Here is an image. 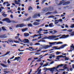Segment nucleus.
Returning a JSON list of instances; mask_svg holds the SVG:
<instances>
[{
  "label": "nucleus",
  "instance_id": "obj_1",
  "mask_svg": "<svg viewBox=\"0 0 74 74\" xmlns=\"http://www.w3.org/2000/svg\"><path fill=\"white\" fill-rule=\"evenodd\" d=\"M57 42H49V45H54L55 44H56ZM52 47V45H46L44 47V48L45 49H48V48H50V47Z\"/></svg>",
  "mask_w": 74,
  "mask_h": 74
},
{
  "label": "nucleus",
  "instance_id": "obj_2",
  "mask_svg": "<svg viewBox=\"0 0 74 74\" xmlns=\"http://www.w3.org/2000/svg\"><path fill=\"white\" fill-rule=\"evenodd\" d=\"M67 45V44H65L64 45H62L59 48H57L58 47V46H54L52 47V48H55V49L56 50V49H62V48H64V47H66Z\"/></svg>",
  "mask_w": 74,
  "mask_h": 74
},
{
  "label": "nucleus",
  "instance_id": "obj_3",
  "mask_svg": "<svg viewBox=\"0 0 74 74\" xmlns=\"http://www.w3.org/2000/svg\"><path fill=\"white\" fill-rule=\"evenodd\" d=\"M56 37V36H49V37L47 36H45L43 38H42V40H45V39H47V38H50V39H52L53 38H55Z\"/></svg>",
  "mask_w": 74,
  "mask_h": 74
},
{
  "label": "nucleus",
  "instance_id": "obj_4",
  "mask_svg": "<svg viewBox=\"0 0 74 74\" xmlns=\"http://www.w3.org/2000/svg\"><path fill=\"white\" fill-rule=\"evenodd\" d=\"M27 25L26 24H25L23 23L21 24H18L16 26V27H25Z\"/></svg>",
  "mask_w": 74,
  "mask_h": 74
},
{
  "label": "nucleus",
  "instance_id": "obj_5",
  "mask_svg": "<svg viewBox=\"0 0 74 74\" xmlns=\"http://www.w3.org/2000/svg\"><path fill=\"white\" fill-rule=\"evenodd\" d=\"M3 21H6L8 23H11V21L10 20V19L8 18H6L4 19Z\"/></svg>",
  "mask_w": 74,
  "mask_h": 74
},
{
  "label": "nucleus",
  "instance_id": "obj_6",
  "mask_svg": "<svg viewBox=\"0 0 74 74\" xmlns=\"http://www.w3.org/2000/svg\"><path fill=\"white\" fill-rule=\"evenodd\" d=\"M69 36V35H67L66 36V35H64L60 37V39H61V38H66V37H68V36Z\"/></svg>",
  "mask_w": 74,
  "mask_h": 74
},
{
  "label": "nucleus",
  "instance_id": "obj_7",
  "mask_svg": "<svg viewBox=\"0 0 74 74\" xmlns=\"http://www.w3.org/2000/svg\"><path fill=\"white\" fill-rule=\"evenodd\" d=\"M52 13H53V14H57L58 13V12L56 11H55L52 12H49L47 13L45 15H48V14H52Z\"/></svg>",
  "mask_w": 74,
  "mask_h": 74
},
{
  "label": "nucleus",
  "instance_id": "obj_8",
  "mask_svg": "<svg viewBox=\"0 0 74 74\" xmlns=\"http://www.w3.org/2000/svg\"><path fill=\"white\" fill-rule=\"evenodd\" d=\"M34 26H37V25H40V23L37 22H35L33 24Z\"/></svg>",
  "mask_w": 74,
  "mask_h": 74
},
{
  "label": "nucleus",
  "instance_id": "obj_9",
  "mask_svg": "<svg viewBox=\"0 0 74 74\" xmlns=\"http://www.w3.org/2000/svg\"><path fill=\"white\" fill-rule=\"evenodd\" d=\"M0 38H7V36H5V35H2L0 36Z\"/></svg>",
  "mask_w": 74,
  "mask_h": 74
},
{
  "label": "nucleus",
  "instance_id": "obj_10",
  "mask_svg": "<svg viewBox=\"0 0 74 74\" xmlns=\"http://www.w3.org/2000/svg\"><path fill=\"white\" fill-rule=\"evenodd\" d=\"M27 30H28V28H25L22 29H21V30L22 32H25Z\"/></svg>",
  "mask_w": 74,
  "mask_h": 74
},
{
  "label": "nucleus",
  "instance_id": "obj_11",
  "mask_svg": "<svg viewBox=\"0 0 74 74\" xmlns=\"http://www.w3.org/2000/svg\"><path fill=\"white\" fill-rule=\"evenodd\" d=\"M20 58L19 57H15L14 59L12 60V61H15V60H19Z\"/></svg>",
  "mask_w": 74,
  "mask_h": 74
},
{
  "label": "nucleus",
  "instance_id": "obj_12",
  "mask_svg": "<svg viewBox=\"0 0 74 74\" xmlns=\"http://www.w3.org/2000/svg\"><path fill=\"white\" fill-rule=\"evenodd\" d=\"M17 36H15V39H18V38H19V36H20V34H17Z\"/></svg>",
  "mask_w": 74,
  "mask_h": 74
},
{
  "label": "nucleus",
  "instance_id": "obj_13",
  "mask_svg": "<svg viewBox=\"0 0 74 74\" xmlns=\"http://www.w3.org/2000/svg\"><path fill=\"white\" fill-rule=\"evenodd\" d=\"M30 19H31V17L30 16L27 19H25L24 21H29Z\"/></svg>",
  "mask_w": 74,
  "mask_h": 74
},
{
  "label": "nucleus",
  "instance_id": "obj_14",
  "mask_svg": "<svg viewBox=\"0 0 74 74\" xmlns=\"http://www.w3.org/2000/svg\"><path fill=\"white\" fill-rule=\"evenodd\" d=\"M25 43H29V40L27 39H25Z\"/></svg>",
  "mask_w": 74,
  "mask_h": 74
},
{
  "label": "nucleus",
  "instance_id": "obj_15",
  "mask_svg": "<svg viewBox=\"0 0 74 74\" xmlns=\"http://www.w3.org/2000/svg\"><path fill=\"white\" fill-rule=\"evenodd\" d=\"M48 70H50V71H54V69L53 68H49L48 69Z\"/></svg>",
  "mask_w": 74,
  "mask_h": 74
},
{
  "label": "nucleus",
  "instance_id": "obj_16",
  "mask_svg": "<svg viewBox=\"0 0 74 74\" xmlns=\"http://www.w3.org/2000/svg\"><path fill=\"white\" fill-rule=\"evenodd\" d=\"M24 35L25 37H27L29 36V34L28 33H24Z\"/></svg>",
  "mask_w": 74,
  "mask_h": 74
},
{
  "label": "nucleus",
  "instance_id": "obj_17",
  "mask_svg": "<svg viewBox=\"0 0 74 74\" xmlns=\"http://www.w3.org/2000/svg\"><path fill=\"white\" fill-rule=\"evenodd\" d=\"M63 57V56L62 55L57 56L56 59H57V60H59V58H61V57Z\"/></svg>",
  "mask_w": 74,
  "mask_h": 74
},
{
  "label": "nucleus",
  "instance_id": "obj_18",
  "mask_svg": "<svg viewBox=\"0 0 74 74\" xmlns=\"http://www.w3.org/2000/svg\"><path fill=\"white\" fill-rule=\"evenodd\" d=\"M54 53L49 54V55H51V57H53V58H55V56L54 55Z\"/></svg>",
  "mask_w": 74,
  "mask_h": 74
},
{
  "label": "nucleus",
  "instance_id": "obj_19",
  "mask_svg": "<svg viewBox=\"0 0 74 74\" xmlns=\"http://www.w3.org/2000/svg\"><path fill=\"white\" fill-rule=\"evenodd\" d=\"M70 3V1H67L65 2V4L66 5H67V4H69Z\"/></svg>",
  "mask_w": 74,
  "mask_h": 74
},
{
  "label": "nucleus",
  "instance_id": "obj_20",
  "mask_svg": "<svg viewBox=\"0 0 74 74\" xmlns=\"http://www.w3.org/2000/svg\"><path fill=\"white\" fill-rule=\"evenodd\" d=\"M9 42H13V40H11L10 39H9V40L8 41Z\"/></svg>",
  "mask_w": 74,
  "mask_h": 74
},
{
  "label": "nucleus",
  "instance_id": "obj_21",
  "mask_svg": "<svg viewBox=\"0 0 74 74\" xmlns=\"http://www.w3.org/2000/svg\"><path fill=\"white\" fill-rule=\"evenodd\" d=\"M63 44V42H58L56 43V44L57 45H58L59 44Z\"/></svg>",
  "mask_w": 74,
  "mask_h": 74
},
{
  "label": "nucleus",
  "instance_id": "obj_22",
  "mask_svg": "<svg viewBox=\"0 0 74 74\" xmlns=\"http://www.w3.org/2000/svg\"><path fill=\"white\" fill-rule=\"evenodd\" d=\"M31 10H33V8H32L31 6H29L28 7V11H30Z\"/></svg>",
  "mask_w": 74,
  "mask_h": 74
},
{
  "label": "nucleus",
  "instance_id": "obj_23",
  "mask_svg": "<svg viewBox=\"0 0 74 74\" xmlns=\"http://www.w3.org/2000/svg\"><path fill=\"white\" fill-rule=\"evenodd\" d=\"M0 64L1 66H3V67H7V65L3 64Z\"/></svg>",
  "mask_w": 74,
  "mask_h": 74
},
{
  "label": "nucleus",
  "instance_id": "obj_24",
  "mask_svg": "<svg viewBox=\"0 0 74 74\" xmlns=\"http://www.w3.org/2000/svg\"><path fill=\"white\" fill-rule=\"evenodd\" d=\"M52 25H53V23H51L49 24V26L50 27H53V26H52Z\"/></svg>",
  "mask_w": 74,
  "mask_h": 74
},
{
  "label": "nucleus",
  "instance_id": "obj_25",
  "mask_svg": "<svg viewBox=\"0 0 74 74\" xmlns=\"http://www.w3.org/2000/svg\"><path fill=\"white\" fill-rule=\"evenodd\" d=\"M27 26L29 27H33V25H32L31 23L28 24H27Z\"/></svg>",
  "mask_w": 74,
  "mask_h": 74
},
{
  "label": "nucleus",
  "instance_id": "obj_26",
  "mask_svg": "<svg viewBox=\"0 0 74 74\" xmlns=\"http://www.w3.org/2000/svg\"><path fill=\"white\" fill-rule=\"evenodd\" d=\"M71 28L73 29V28H74V24H71L70 26Z\"/></svg>",
  "mask_w": 74,
  "mask_h": 74
},
{
  "label": "nucleus",
  "instance_id": "obj_27",
  "mask_svg": "<svg viewBox=\"0 0 74 74\" xmlns=\"http://www.w3.org/2000/svg\"><path fill=\"white\" fill-rule=\"evenodd\" d=\"M37 14H35L33 16V18H37Z\"/></svg>",
  "mask_w": 74,
  "mask_h": 74
},
{
  "label": "nucleus",
  "instance_id": "obj_28",
  "mask_svg": "<svg viewBox=\"0 0 74 74\" xmlns=\"http://www.w3.org/2000/svg\"><path fill=\"white\" fill-rule=\"evenodd\" d=\"M58 68H59V66H58V65L57 66V67L55 66L54 67H53V69H54V70H56L57 69H58Z\"/></svg>",
  "mask_w": 74,
  "mask_h": 74
},
{
  "label": "nucleus",
  "instance_id": "obj_29",
  "mask_svg": "<svg viewBox=\"0 0 74 74\" xmlns=\"http://www.w3.org/2000/svg\"><path fill=\"white\" fill-rule=\"evenodd\" d=\"M2 30H3V31H6L7 30V29H5V27H2Z\"/></svg>",
  "mask_w": 74,
  "mask_h": 74
},
{
  "label": "nucleus",
  "instance_id": "obj_30",
  "mask_svg": "<svg viewBox=\"0 0 74 74\" xmlns=\"http://www.w3.org/2000/svg\"><path fill=\"white\" fill-rule=\"evenodd\" d=\"M11 22H12V23H18V21L15 22L14 21H11Z\"/></svg>",
  "mask_w": 74,
  "mask_h": 74
},
{
  "label": "nucleus",
  "instance_id": "obj_31",
  "mask_svg": "<svg viewBox=\"0 0 74 74\" xmlns=\"http://www.w3.org/2000/svg\"><path fill=\"white\" fill-rule=\"evenodd\" d=\"M64 1H60V3H59L58 5H61V4H62V3L64 2Z\"/></svg>",
  "mask_w": 74,
  "mask_h": 74
},
{
  "label": "nucleus",
  "instance_id": "obj_32",
  "mask_svg": "<svg viewBox=\"0 0 74 74\" xmlns=\"http://www.w3.org/2000/svg\"><path fill=\"white\" fill-rule=\"evenodd\" d=\"M10 51H8L6 52V53L4 55V56H5L8 54H9V53H10Z\"/></svg>",
  "mask_w": 74,
  "mask_h": 74
},
{
  "label": "nucleus",
  "instance_id": "obj_33",
  "mask_svg": "<svg viewBox=\"0 0 74 74\" xmlns=\"http://www.w3.org/2000/svg\"><path fill=\"white\" fill-rule=\"evenodd\" d=\"M1 9L2 10V9H4V8L1 7V8H0V12H1L2 10H1Z\"/></svg>",
  "mask_w": 74,
  "mask_h": 74
},
{
  "label": "nucleus",
  "instance_id": "obj_34",
  "mask_svg": "<svg viewBox=\"0 0 74 74\" xmlns=\"http://www.w3.org/2000/svg\"><path fill=\"white\" fill-rule=\"evenodd\" d=\"M47 64H53V63H54V61H53L51 63L49 62H47Z\"/></svg>",
  "mask_w": 74,
  "mask_h": 74
},
{
  "label": "nucleus",
  "instance_id": "obj_35",
  "mask_svg": "<svg viewBox=\"0 0 74 74\" xmlns=\"http://www.w3.org/2000/svg\"><path fill=\"white\" fill-rule=\"evenodd\" d=\"M37 37V35L36 34V35H34V36H31V37H32V38H34V37Z\"/></svg>",
  "mask_w": 74,
  "mask_h": 74
},
{
  "label": "nucleus",
  "instance_id": "obj_36",
  "mask_svg": "<svg viewBox=\"0 0 74 74\" xmlns=\"http://www.w3.org/2000/svg\"><path fill=\"white\" fill-rule=\"evenodd\" d=\"M50 66V65H49L48 64H45V65H43L42 66L43 67H46V66Z\"/></svg>",
  "mask_w": 74,
  "mask_h": 74
},
{
  "label": "nucleus",
  "instance_id": "obj_37",
  "mask_svg": "<svg viewBox=\"0 0 74 74\" xmlns=\"http://www.w3.org/2000/svg\"><path fill=\"white\" fill-rule=\"evenodd\" d=\"M54 17H55V16H54L51 15L49 16V18H54Z\"/></svg>",
  "mask_w": 74,
  "mask_h": 74
},
{
  "label": "nucleus",
  "instance_id": "obj_38",
  "mask_svg": "<svg viewBox=\"0 0 74 74\" xmlns=\"http://www.w3.org/2000/svg\"><path fill=\"white\" fill-rule=\"evenodd\" d=\"M71 46H70L71 48H73V49H74V46L73 44H72L71 45Z\"/></svg>",
  "mask_w": 74,
  "mask_h": 74
},
{
  "label": "nucleus",
  "instance_id": "obj_39",
  "mask_svg": "<svg viewBox=\"0 0 74 74\" xmlns=\"http://www.w3.org/2000/svg\"><path fill=\"white\" fill-rule=\"evenodd\" d=\"M35 45H40V43H36Z\"/></svg>",
  "mask_w": 74,
  "mask_h": 74
},
{
  "label": "nucleus",
  "instance_id": "obj_40",
  "mask_svg": "<svg viewBox=\"0 0 74 74\" xmlns=\"http://www.w3.org/2000/svg\"><path fill=\"white\" fill-rule=\"evenodd\" d=\"M67 32H72V31H73V30L72 29H68L67 30Z\"/></svg>",
  "mask_w": 74,
  "mask_h": 74
},
{
  "label": "nucleus",
  "instance_id": "obj_41",
  "mask_svg": "<svg viewBox=\"0 0 74 74\" xmlns=\"http://www.w3.org/2000/svg\"><path fill=\"white\" fill-rule=\"evenodd\" d=\"M3 72L4 73H10V71H4Z\"/></svg>",
  "mask_w": 74,
  "mask_h": 74
},
{
  "label": "nucleus",
  "instance_id": "obj_42",
  "mask_svg": "<svg viewBox=\"0 0 74 74\" xmlns=\"http://www.w3.org/2000/svg\"><path fill=\"white\" fill-rule=\"evenodd\" d=\"M8 3H8V2H4L3 3V5H5V4H8Z\"/></svg>",
  "mask_w": 74,
  "mask_h": 74
},
{
  "label": "nucleus",
  "instance_id": "obj_43",
  "mask_svg": "<svg viewBox=\"0 0 74 74\" xmlns=\"http://www.w3.org/2000/svg\"><path fill=\"white\" fill-rule=\"evenodd\" d=\"M63 66V64H61L60 65H58V68L59 67H62Z\"/></svg>",
  "mask_w": 74,
  "mask_h": 74
},
{
  "label": "nucleus",
  "instance_id": "obj_44",
  "mask_svg": "<svg viewBox=\"0 0 74 74\" xmlns=\"http://www.w3.org/2000/svg\"><path fill=\"white\" fill-rule=\"evenodd\" d=\"M53 32H54V33H53V34H55V33H57V31L56 30H54Z\"/></svg>",
  "mask_w": 74,
  "mask_h": 74
},
{
  "label": "nucleus",
  "instance_id": "obj_45",
  "mask_svg": "<svg viewBox=\"0 0 74 74\" xmlns=\"http://www.w3.org/2000/svg\"><path fill=\"white\" fill-rule=\"evenodd\" d=\"M60 52L57 51L56 52V54L57 55H59V54H60Z\"/></svg>",
  "mask_w": 74,
  "mask_h": 74
},
{
  "label": "nucleus",
  "instance_id": "obj_46",
  "mask_svg": "<svg viewBox=\"0 0 74 74\" xmlns=\"http://www.w3.org/2000/svg\"><path fill=\"white\" fill-rule=\"evenodd\" d=\"M32 69H31L30 70V72L28 73V74H30V73H31V72H32Z\"/></svg>",
  "mask_w": 74,
  "mask_h": 74
},
{
  "label": "nucleus",
  "instance_id": "obj_47",
  "mask_svg": "<svg viewBox=\"0 0 74 74\" xmlns=\"http://www.w3.org/2000/svg\"><path fill=\"white\" fill-rule=\"evenodd\" d=\"M15 3V4H19L20 5H19V6H20V5H21V3L19 4V2H17L16 3Z\"/></svg>",
  "mask_w": 74,
  "mask_h": 74
},
{
  "label": "nucleus",
  "instance_id": "obj_48",
  "mask_svg": "<svg viewBox=\"0 0 74 74\" xmlns=\"http://www.w3.org/2000/svg\"><path fill=\"white\" fill-rule=\"evenodd\" d=\"M18 41H21V42H23V41H25V40H23V41H21V39L20 38H19L18 39Z\"/></svg>",
  "mask_w": 74,
  "mask_h": 74
},
{
  "label": "nucleus",
  "instance_id": "obj_49",
  "mask_svg": "<svg viewBox=\"0 0 74 74\" xmlns=\"http://www.w3.org/2000/svg\"><path fill=\"white\" fill-rule=\"evenodd\" d=\"M69 58H67L66 57L65 58V60H69Z\"/></svg>",
  "mask_w": 74,
  "mask_h": 74
},
{
  "label": "nucleus",
  "instance_id": "obj_50",
  "mask_svg": "<svg viewBox=\"0 0 74 74\" xmlns=\"http://www.w3.org/2000/svg\"><path fill=\"white\" fill-rule=\"evenodd\" d=\"M63 21V20L62 19H60L58 21V22H62Z\"/></svg>",
  "mask_w": 74,
  "mask_h": 74
},
{
  "label": "nucleus",
  "instance_id": "obj_51",
  "mask_svg": "<svg viewBox=\"0 0 74 74\" xmlns=\"http://www.w3.org/2000/svg\"><path fill=\"white\" fill-rule=\"evenodd\" d=\"M14 42H15V43H19V41H15Z\"/></svg>",
  "mask_w": 74,
  "mask_h": 74
},
{
  "label": "nucleus",
  "instance_id": "obj_52",
  "mask_svg": "<svg viewBox=\"0 0 74 74\" xmlns=\"http://www.w3.org/2000/svg\"><path fill=\"white\" fill-rule=\"evenodd\" d=\"M8 63H11V62L10 61V59H8Z\"/></svg>",
  "mask_w": 74,
  "mask_h": 74
},
{
  "label": "nucleus",
  "instance_id": "obj_53",
  "mask_svg": "<svg viewBox=\"0 0 74 74\" xmlns=\"http://www.w3.org/2000/svg\"><path fill=\"white\" fill-rule=\"evenodd\" d=\"M48 32H44L43 33V34H47V33H48Z\"/></svg>",
  "mask_w": 74,
  "mask_h": 74
},
{
  "label": "nucleus",
  "instance_id": "obj_54",
  "mask_svg": "<svg viewBox=\"0 0 74 74\" xmlns=\"http://www.w3.org/2000/svg\"><path fill=\"white\" fill-rule=\"evenodd\" d=\"M49 32L50 33H51L52 34H53V31H49Z\"/></svg>",
  "mask_w": 74,
  "mask_h": 74
},
{
  "label": "nucleus",
  "instance_id": "obj_55",
  "mask_svg": "<svg viewBox=\"0 0 74 74\" xmlns=\"http://www.w3.org/2000/svg\"><path fill=\"white\" fill-rule=\"evenodd\" d=\"M36 21L37 22H39L40 21V20L39 19H36Z\"/></svg>",
  "mask_w": 74,
  "mask_h": 74
},
{
  "label": "nucleus",
  "instance_id": "obj_56",
  "mask_svg": "<svg viewBox=\"0 0 74 74\" xmlns=\"http://www.w3.org/2000/svg\"><path fill=\"white\" fill-rule=\"evenodd\" d=\"M14 57H15V56H13L12 58H10V60L11 59H14Z\"/></svg>",
  "mask_w": 74,
  "mask_h": 74
},
{
  "label": "nucleus",
  "instance_id": "obj_57",
  "mask_svg": "<svg viewBox=\"0 0 74 74\" xmlns=\"http://www.w3.org/2000/svg\"><path fill=\"white\" fill-rule=\"evenodd\" d=\"M48 70V68H44L43 69V70Z\"/></svg>",
  "mask_w": 74,
  "mask_h": 74
},
{
  "label": "nucleus",
  "instance_id": "obj_58",
  "mask_svg": "<svg viewBox=\"0 0 74 74\" xmlns=\"http://www.w3.org/2000/svg\"><path fill=\"white\" fill-rule=\"evenodd\" d=\"M41 41L42 42H45V40H41Z\"/></svg>",
  "mask_w": 74,
  "mask_h": 74
},
{
  "label": "nucleus",
  "instance_id": "obj_59",
  "mask_svg": "<svg viewBox=\"0 0 74 74\" xmlns=\"http://www.w3.org/2000/svg\"><path fill=\"white\" fill-rule=\"evenodd\" d=\"M29 45H31V46L33 45V43L32 42H30L29 43Z\"/></svg>",
  "mask_w": 74,
  "mask_h": 74
},
{
  "label": "nucleus",
  "instance_id": "obj_60",
  "mask_svg": "<svg viewBox=\"0 0 74 74\" xmlns=\"http://www.w3.org/2000/svg\"><path fill=\"white\" fill-rule=\"evenodd\" d=\"M2 15H3V16H7V14H5L4 13H3V14H2Z\"/></svg>",
  "mask_w": 74,
  "mask_h": 74
},
{
  "label": "nucleus",
  "instance_id": "obj_61",
  "mask_svg": "<svg viewBox=\"0 0 74 74\" xmlns=\"http://www.w3.org/2000/svg\"><path fill=\"white\" fill-rule=\"evenodd\" d=\"M29 15V14L28 13H26L25 14V16H27Z\"/></svg>",
  "mask_w": 74,
  "mask_h": 74
},
{
  "label": "nucleus",
  "instance_id": "obj_62",
  "mask_svg": "<svg viewBox=\"0 0 74 74\" xmlns=\"http://www.w3.org/2000/svg\"><path fill=\"white\" fill-rule=\"evenodd\" d=\"M7 7H9V6H10V4H7L6 5Z\"/></svg>",
  "mask_w": 74,
  "mask_h": 74
},
{
  "label": "nucleus",
  "instance_id": "obj_63",
  "mask_svg": "<svg viewBox=\"0 0 74 74\" xmlns=\"http://www.w3.org/2000/svg\"><path fill=\"white\" fill-rule=\"evenodd\" d=\"M49 59H51L52 58V57L50 55V56H49Z\"/></svg>",
  "mask_w": 74,
  "mask_h": 74
},
{
  "label": "nucleus",
  "instance_id": "obj_64",
  "mask_svg": "<svg viewBox=\"0 0 74 74\" xmlns=\"http://www.w3.org/2000/svg\"><path fill=\"white\" fill-rule=\"evenodd\" d=\"M37 74H41V72L40 71H38Z\"/></svg>",
  "mask_w": 74,
  "mask_h": 74
}]
</instances>
